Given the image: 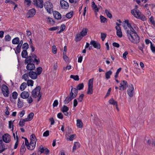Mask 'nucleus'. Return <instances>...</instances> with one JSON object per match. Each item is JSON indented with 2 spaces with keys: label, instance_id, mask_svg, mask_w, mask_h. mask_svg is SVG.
I'll return each mask as SVG.
<instances>
[{
  "label": "nucleus",
  "instance_id": "nucleus-35",
  "mask_svg": "<svg viewBox=\"0 0 155 155\" xmlns=\"http://www.w3.org/2000/svg\"><path fill=\"white\" fill-rule=\"evenodd\" d=\"M21 48V46H20V45H17L16 48V50H15V53L16 54L20 53Z\"/></svg>",
  "mask_w": 155,
  "mask_h": 155
},
{
  "label": "nucleus",
  "instance_id": "nucleus-32",
  "mask_svg": "<svg viewBox=\"0 0 155 155\" xmlns=\"http://www.w3.org/2000/svg\"><path fill=\"white\" fill-rule=\"evenodd\" d=\"M93 87H88L87 94H91L93 93Z\"/></svg>",
  "mask_w": 155,
  "mask_h": 155
},
{
  "label": "nucleus",
  "instance_id": "nucleus-61",
  "mask_svg": "<svg viewBox=\"0 0 155 155\" xmlns=\"http://www.w3.org/2000/svg\"><path fill=\"white\" fill-rule=\"evenodd\" d=\"M144 44L143 43H142V46H139L138 47V48L142 51L143 53V49L144 48Z\"/></svg>",
  "mask_w": 155,
  "mask_h": 155
},
{
  "label": "nucleus",
  "instance_id": "nucleus-42",
  "mask_svg": "<svg viewBox=\"0 0 155 155\" xmlns=\"http://www.w3.org/2000/svg\"><path fill=\"white\" fill-rule=\"evenodd\" d=\"M101 21L102 23H105L107 21V19L104 16L101 15L100 16Z\"/></svg>",
  "mask_w": 155,
  "mask_h": 155
},
{
  "label": "nucleus",
  "instance_id": "nucleus-24",
  "mask_svg": "<svg viewBox=\"0 0 155 155\" xmlns=\"http://www.w3.org/2000/svg\"><path fill=\"white\" fill-rule=\"evenodd\" d=\"M32 57L31 56H29L26 57L25 58L26 59L25 61V64H27L29 63H31L32 62Z\"/></svg>",
  "mask_w": 155,
  "mask_h": 155
},
{
  "label": "nucleus",
  "instance_id": "nucleus-23",
  "mask_svg": "<svg viewBox=\"0 0 155 155\" xmlns=\"http://www.w3.org/2000/svg\"><path fill=\"white\" fill-rule=\"evenodd\" d=\"M77 125L79 128H81L83 127V123L81 120L78 119L77 120Z\"/></svg>",
  "mask_w": 155,
  "mask_h": 155
},
{
  "label": "nucleus",
  "instance_id": "nucleus-51",
  "mask_svg": "<svg viewBox=\"0 0 155 155\" xmlns=\"http://www.w3.org/2000/svg\"><path fill=\"white\" fill-rule=\"evenodd\" d=\"M11 39V37L9 35H7L5 36V41H10Z\"/></svg>",
  "mask_w": 155,
  "mask_h": 155
},
{
  "label": "nucleus",
  "instance_id": "nucleus-17",
  "mask_svg": "<svg viewBox=\"0 0 155 155\" xmlns=\"http://www.w3.org/2000/svg\"><path fill=\"white\" fill-rule=\"evenodd\" d=\"M53 15L54 18L57 19H60L61 16V14L58 12L55 11L53 12Z\"/></svg>",
  "mask_w": 155,
  "mask_h": 155
},
{
  "label": "nucleus",
  "instance_id": "nucleus-52",
  "mask_svg": "<svg viewBox=\"0 0 155 155\" xmlns=\"http://www.w3.org/2000/svg\"><path fill=\"white\" fill-rule=\"evenodd\" d=\"M34 114L33 113H31L28 115L27 117L29 119V120H31L33 118Z\"/></svg>",
  "mask_w": 155,
  "mask_h": 155
},
{
  "label": "nucleus",
  "instance_id": "nucleus-15",
  "mask_svg": "<svg viewBox=\"0 0 155 155\" xmlns=\"http://www.w3.org/2000/svg\"><path fill=\"white\" fill-rule=\"evenodd\" d=\"M21 97L23 99H26L28 97L29 93L28 92L24 91L22 92L20 95Z\"/></svg>",
  "mask_w": 155,
  "mask_h": 155
},
{
  "label": "nucleus",
  "instance_id": "nucleus-30",
  "mask_svg": "<svg viewBox=\"0 0 155 155\" xmlns=\"http://www.w3.org/2000/svg\"><path fill=\"white\" fill-rule=\"evenodd\" d=\"M128 31L129 33L132 34H134L135 33H137L136 32V31L135 30H134V28H133V27H132V28H130V30H127V34L128 33Z\"/></svg>",
  "mask_w": 155,
  "mask_h": 155
},
{
  "label": "nucleus",
  "instance_id": "nucleus-57",
  "mask_svg": "<svg viewBox=\"0 0 155 155\" xmlns=\"http://www.w3.org/2000/svg\"><path fill=\"white\" fill-rule=\"evenodd\" d=\"M84 94H81L79 97L78 98V101L79 102H82L83 98L84 97Z\"/></svg>",
  "mask_w": 155,
  "mask_h": 155
},
{
  "label": "nucleus",
  "instance_id": "nucleus-59",
  "mask_svg": "<svg viewBox=\"0 0 155 155\" xmlns=\"http://www.w3.org/2000/svg\"><path fill=\"white\" fill-rule=\"evenodd\" d=\"M9 93V90L2 93L4 96L5 97H8V96Z\"/></svg>",
  "mask_w": 155,
  "mask_h": 155
},
{
  "label": "nucleus",
  "instance_id": "nucleus-50",
  "mask_svg": "<svg viewBox=\"0 0 155 155\" xmlns=\"http://www.w3.org/2000/svg\"><path fill=\"white\" fill-rule=\"evenodd\" d=\"M12 95L13 98L14 99H15L17 98L18 94L17 92L14 91L12 93Z\"/></svg>",
  "mask_w": 155,
  "mask_h": 155
},
{
  "label": "nucleus",
  "instance_id": "nucleus-49",
  "mask_svg": "<svg viewBox=\"0 0 155 155\" xmlns=\"http://www.w3.org/2000/svg\"><path fill=\"white\" fill-rule=\"evenodd\" d=\"M105 13L107 15V16L109 18H111L112 17L111 14L106 9L105 10Z\"/></svg>",
  "mask_w": 155,
  "mask_h": 155
},
{
  "label": "nucleus",
  "instance_id": "nucleus-11",
  "mask_svg": "<svg viewBox=\"0 0 155 155\" xmlns=\"http://www.w3.org/2000/svg\"><path fill=\"white\" fill-rule=\"evenodd\" d=\"M27 64V65L26 67V68L28 70L32 71L35 69V64L33 63H29Z\"/></svg>",
  "mask_w": 155,
  "mask_h": 155
},
{
  "label": "nucleus",
  "instance_id": "nucleus-53",
  "mask_svg": "<svg viewBox=\"0 0 155 155\" xmlns=\"http://www.w3.org/2000/svg\"><path fill=\"white\" fill-rule=\"evenodd\" d=\"M45 149V148H44L42 145H40L38 148V150L40 152V154L44 152Z\"/></svg>",
  "mask_w": 155,
  "mask_h": 155
},
{
  "label": "nucleus",
  "instance_id": "nucleus-31",
  "mask_svg": "<svg viewBox=\"0 0 155 155\" xmlns=\"http://www.w3.org/2000/svg\"><path fill=\"white\" fill-rule=\"evenodd\" d=\"M23 101H21L20 100V98H18L17 103L18 107L19 108H21L23 106Z\"/></svg>",
  "mask_w": 155,
  "mask_h": 155
},
{
  "label": "nucleus",
  "instance_id": "nucleus-37",
  "mask_svg": "<svg viewBox=\"0 0 155 155\" xmlns=\"http://www.w3.org/2000/svg\"><path fill=\"white\" fill-rule=\"evenodd\" d=\"M69 110V108L68 107L65 105L63 106L62 108L61 109V111L64 113L66 111H68Z\"/></svg>",
  "mask_w": 155,
  "mask_h": 155
},
{
  "label": "nucleus",
  "instance_id": "nucleus-4",
  "mask_svg": "<svg viewBox=\"0 0 155 155\" xmlns=\"http://www.w3.org/2000/svg\"><path fill=\"white\" fill-rule=\"evenodd\" d=\"M44 7L47 12L49 13H51L53 10V5L52 3L49 1L45 2L44 4Z\"/></svg>",
  "mask_w": 155,
  "mask_h": 155
},
{
  "label": "nucleus",
  "instance_id": "nucleus-18",
  "mask_svg": "<svg viewBox=\"0 0 155 155\" xmlns=\"http://www.w3.org/2000/svg\"><path fill=\"white\" fill-rule=\"evenodd\" d=\"M83 37L82 36L80 33L77 34L75 36V41L76 42L79 41L81 40Z\"/></svg>",
  "mask_w": 155,
  "mask_h": 155
},
{
  "label": "nucleus",
  "instance_id": "nucleus-8",
  "mask_svg": "<svg viewBox=\"0 0 155 155\" xmlns=\"http://www.w3.org/2000/svg\"><path fill=\"white\" fill-rule=\"evenodd\" d=\"M60 4L62 8L66 9L69 7L68 3L64 0H61L60 2Z\"/></svg>",
  "mask_w": 155,
  "mask_h": 155
},
{
  "label": "nucleus",
  "instance_id": "nucleus-3",
  "mask_svg": "<svg viewBox=\"0 0 155 155\" xmlns=\"http://www.w3.org/2000/svg\"><path fill=\"white\" fill-rule=\"evenodd\" d=\"M127 36L129 40L133 43L137 44L140 42V38L137 33L131 35L128 32Z\"/></svg>",
  "mask_w": 155,
  "mask_h": 155
},
{
  "label": "nucleus",
  "instance_id": "nucleus-10",
  "mask_svg": "<svg viewBox=\"0 0 155 155\" xmlns=\"http://www.w3.org/2000/svg\"><path fill=\"white\" fill-rule=\"evenodd\" d=\"M90 44L92 45L95 48L97 49H100L101 48V45L100 43L96 41L91 40Z\"/></svg>",
  "mask_w": 155,
  "mask_h": 155
},
{
  "label": "nucleus",
  "instance_id": "nucleus-47",
  "mask_svg": "<svg viewBox=\"0 0 155 155\" xmlns=\"http://www.w3.org/2000/svg\"><path fill=\"white\" fill-rule=\"evenodd\" d=\"M29 74L28 73H25L22 76V78L25 81H26L28 78Z\"/></svg>",
  "mask_w": 155,
  "mask_h": 155
},
{
  "label": "nucleus",
  "instance_id": "nucleus-33",
  "mask_svg": "<svg viewBox=\"0 0 155 155\" xmlns=\"http://www.w3.org/2000/svg\"><path fill=\"white\" fill-rule=\"evenodd\" d=\"M73 99L70 97H66L64 101V103L65 104H68Z\"/></svg>",
  "mask_w": 155,
  "mask_h": 155
},
{
  "label": "nucleus",
  "instance_id": "nucleus-6",
  "mask_svg": "<svg viewBox=\"0 0 155 155\" xmlns=\"http://www.w3.org/2000/svg\"><path fill=\"white\" fill-rule=\"evenodd\" d=\"M72 88L70 94V97L73 99L75 98L78 95V91L75 88H73L72 86H71Z\"/></svg>",
  "mask_w": 155,
  "mask_h": 155
},
{
  "label": "nucleus",
  "instance_id": "nucleus-64",
  "mask_svg": "<svg viewBox=\"0 0 155 155\" xmlns=\"http://www.w3.org/2000/svg\"><path fill=\"white\" fill-rule=\"evenodd\" d=\"M49 131L48 130H47L46 131L43 133V136L44 137H47L49 134Z\"/></svg>",
  "mask_w": 155,
  "mask_h": 155
},
{
  "label": "nucleus",
  "instance_id": "nucleus-21",
  "mask_svg": "<svg viewBox=\"0 0 155 155\" xmlns=\"http://www.w3.org/2000/svg\"><path fill=\"white\" fill-rule=\"evenodd\" d=\"M25 150L26 148L23 143L20 148V154L21 155H23L25 153Z\"/></svg>",
  "mask_w": 155,
  "mask_h": 155
},
{
  "label": "nucleus",
  "instance_id": "nucleus-45",
  "mask_svg": "<svg viewBox=\"0 0 155 155\" xmlns=\"http://www.w3.org/2000/svg\"><path fill=\"white\" fill-rule=\"evenodd\" d=\"M42 71V68L41 67H38L37 68V75H39L41 74Z\"/></svg>",
  "mask_w": 155,
  "mask_h": 155
},
{
  "label": "nucleus",
  "instance_id": "nucleus-34",
  "mask_svg": "<svg viewBox=\"0 0 155 155\" xmlns=\"http://www.w3.org/2000/svg\"><path fill=\"white\" fill-rule=\"evenodd\" d=\"M27 86V84L25 82H23L22 83L20 87V90L21 91H24L25 89L26 88Z\"/></svg>",
  "mask_w": 155,
  "mask_h": 155
},
{
  "label": "nucleus",
  "instance_id": "nucleus-60",
  "mask_svg": "<svg viewBox=\"0 0 155 155\" xmlns=\"http://www.w3.org/2000/svg\"><path fill=\"white\" fill-rule=\"evenodd\" d=\"M52 51L53 52L54 54H56L57 53V48L55 45H53L52 46Z\"/></svg>",
  "mask_w": 155,
  "mask_h": 155
},
{
  "label": "nucleus",
  "instance_id": "nucleus-14",
  "mask_svg": "<svg viewBox=\"0 0 155 155\" xmlns=\"http://www.w3.org/2000/svg\"><path fill=\"white\" fill-rule=\"evenodd\" d=\"M37 2L35 1L34 3V5L40 8H42L43 7V2L42 0H37Z\"/></svg>",
  "mask_w": 155,
  "mask_h": 155
},
{
  "label": "nucleus",
  "instance_id": "nucleus-43",
  "mask_svg": "<svg viewBox=\"0 0 155 155\" xmlns=\"http://www.w3.org/2000/svg\"><path fill=\"white\" fill-rule=\"evenodd\" d=\"M70 78H71L73 79L74 80L78 81L79 80V76L78 75H71L70 76Z\"/></svg>",
  "mask_w": 155,
  "mask_h": 155
},
{
  "label": "nucleus",
  "instance_id": "nucleus-36",
  "mask_svg": "<svg viewBox=\"0 0 155 155\" xmlns=\"http://www.w3.org/2000/svg\"><path fill=\"white\" fill-rule=\"evenodd\" d=\"M84 87V85L83 83H82L81 84H78L77 86V90H80L82 89H83Z\"/></svg>",
  "mask_w": 155,
  "mask_h": 155
},
{
  "label": "nucleus",
  "instance_id": "nucleus-54",
  "mask_svg": "<svg viewBox=\"0 0 155 155\" xmlns=\"http://www.w3.org/2000/svg\"><path fill=\"white\" fill-rule=\"evenodd\" d=\"M22 118L20 120V121L19 123V125L21 127H22L25 125V123L24 121L22 120Z\"/></svg>",
  "mask_w": 155,
  "mask_h": 155
},
{
  "label": "nucleus",
  "instance_id": "nucleus-39",
  "mask_svg": "<svg viewBox=\"0 0 155 155\" xmlns=\"http://www.w3.org/2000/svg\"><path fill=\"white\" fill-rule=\"evenodd\" d=\"M16 133L17 134L16 136V141L15 142V146H14V149H16L17 148L18 145V137L17 135V131L16 132Z\"/></svg>",
  "mask_w": 155,
  "mask_h": 155
},
{
  "label": "nucleus",
  "instance_id": "nucleus-1",
  "mask_svg": "<svg viewBox=\"0 0 155 155\" xmlns=\"http://www.w3.org/2000/svg\"><path fill=\"white\" fill-rule=\"evenodd\" d=\"M131 13L136 18L141 19L143 21H145L146 18L145 16L138 10H132L131 11Z\"/></svg>",
  "mask_w": 155,
  "mask_h": 155
},
{
  "label": "nucleus",
  "instance_id": "nucleus-58",
  "mask_svg": "<svg viewBox=\"0 0 155 155\" xmlns=\"http://www.w3.org/2000/svg\"><path fill=\"white\" fill-rule=\"evenodd\" d=\"M59 28V27L58 26L54 27H51L48 29L50 31H53L56 30Z\"/></svg>",
  "mask_w": 155,
  "mask_h": 155
},
{
  "label": "nucleus",
  "instance_id": "nucleus-28",
  "mask_svg": "<svg viewBox=\"0 0 155 155\" xmlns=\"http://www.w3.org/2000/svg\"><path fill=\"white\" fill-rule=\"evenodd\" d=\"M108 102L110 104L115 105L116 106H117V102L116 101H115L113 98L110 99L109 100Z\"/></svg>",
  "mask_w": 155,
  "mask_h": 155
},
{
  "label": "nucleus",
  "instance_id": "nucleus-22",
  "mask_svg": "<svg viewBox=\"0 0 155 155\" xmlns=\"http://www.w3.org/2000/svg\"><path fill=\"white\" fill-rule=\"evenodd\" d=\"M12 43L14 45H17L19 42V38L17 37L13 38L12 41Z\"/></svg>",
  "mask_w": 155,
  "mask_h": 155
},
{
  "label": "nucleus",
  "instance_id": "nucleus-26",
  "mask_svg": "<svg viewBox=\"0 0 155 155\" xmlns=\"http://www.w3.org/2000/svg\"><path fill=\"white\" fill-rule=\"evenodd\" d=\"M123 82V87H122V90H125L128 87L127 82L124 80L122 81Z\"/></svg>",
  "mask_w": 155,
  "mask_h": 155
},
{
  "label": "nucleus",
  "instance_id": "nucleus-55",
  "mask_svg": "<svg viewBox=\"0 0 155 155\" xmlns=\"http://www.w3.org/2000/svg\"><path fill=\"white\" fill-rule=\"evenodd\" d=\"M106 37V34L105 33H101V38L103 41H104Z\"/></svg>",
  "mask_w": 155,
  "mask_h": 155
},
{
  "label": "nucleus",
  "instance_id": "nucleus-13",
  "mask_svg": "<svg viewBox=\"0 0 155 155\" xmlns=\"http://www.w3.org/2000/svg\"><path fill=\"white\" fill-rule=\"evenodd\" d=\"M29 76L30 78L33 80L37 78V73L33 71H30L29 73Z\"/></svg>",
  "mask_w": 155,
  "mask_h": 155
},
{
  "label": "nucleus",
  "instance_id": "nucleus-27",
  "mask_svg": "<svg viewBox=\"0 0 155 155\" xmlns=\"http://www.w3.org/2000/svg\"><path fill=\"white\" fill-rule=\"evenodd\" d=\"M112 72L110 70L107 72L105 74L106 78L107 79H109L110 78V76L112 74Z\"/></svg>",
  "mask_w": 155,
  "mask_h": 155
},
{
  "label": "nucleus",
  "instance_id": "nucleus-56",
  "mask_svg": "<svg viewBox=\"0 0 155 155\" xmlns=\"http://www.w3.org/2000/svg\"><path fill=\"white\" fill-rule=\"evenodd\" d=\"M121 70V68H120L117 70V71L115 73V74L114 76L115 78H116L117 77H118V74L120 71Z\"/></svg>",
  "mask_w": 155,
  "mask_h": 155
},
{
  "label": "nucleus",
  "instance_id": "nucleus-2",
  "mask_svg": "<svg viewBox=\"0 0 155 155\" xmlns=\"http://www.w3.org/2000/svg\"><path fill=\"white\" fill-rule=\"evenodd\" d=\"M41 89V87L40 86L36 87L31 92V96L33 97L36 98L38 97V98L37 100V101L38 102L41 98V95L40 94V90Z\"/></svg>",
  "mask_w": 155,
  "mask_h": 155
},
{
  "label": "nucleus",
  "instance_id": "nucleus-5",
  "mask_svg": "<svg viewBox=\"0 0 155 155\" xmlns=\"http://www.w3.org/2000/svg\"><path fill=\"white\" fill-rule=\"evenodd\" d=\"M30 143L31 145V149H34L35 147L37 140L34 134H31L30 136Z\"/></svg>",
  "mask_w": 155,
  "mask_h": 155
},
{
  "label": "nucleus",
  "instance_id": "nucleus-41",
  "mask_svg": "<svg viewBox=\"0 0 155 155\" xmlns=\"http://www.w3.org/2000/svg\"><path fill=\"white\" fill-rule=\"evenodd\" d=\"M93 78L89 80L88 82V87H93Z\"/></svg>",
  "mask_w": 155,
  "mask_h": 155
},
{
  "label": "nucleus",
  "instance_id": "nucleus-9",
  "mask_svg": "<svg viewBox=\"0 0 155 155\" xmlns=\"http://www.w3.org/2000/svg\"><path fill=\"white\" fill-rule=\"evenodd\" d=\"M36 12V11L34 8H32L30 10L27 14L28 18H31L33 17L35 15Z\"/></svg>",
  "mask_w": 155,
  "mask_h": 155
},
{
  "label": "nucleus",
  "instance_id": "nucleus-40",
  "mask_svg": "<svg viewBox=\"0 0 155 155\" xmlns=\"http://www.w3.org/2000/svg\"><path fill=\"white\" fill-rule=\"evenodd\" d=\"M73 15V12H70L66 15V17L68 18H71Z\"/></svg>",
  "mask_w": 155,
  "mask_h": 155
},
{
  "label": "nucleus",
  "instance_id": "nucleus-16",
  "mask_svg": "<svg viewBox=\"0 0 155 155\" xmlns=\"http://www.w3.org/2000/svg\"><path fill=\"white\" fill-rule=\"evenodd\" d=\"M115 28L117 30V35L119 38H121L122 36V33L120 27H118L116 26Z\"/></svg>",
  "mask_w": 155,
  "mask_h": 155
},
{
  "label": "nucleus",
  "instance_id": "nucleus-29",
  "mask_svg": "<svg viewBox=\"0 0 155 155\" xmlns=\"http://www.w3.org/2000/svg\"><path fill=\"white\" fill-rule=\"evenodd\" d=\"M21 56L22 58H25L28 56V52L26 50H23L21 53Z\"/></svg>",
  "mask_w": 155,
  "mask_h": 155
},
{
  "label": "nucleus",
  "instance_id": "nucleus-25",
  "mask_svg": "<svg viewBox=\"0 0 155 155\" xmlns=\"http://www.w3.org/2000/svg\"><path fill=\"white\" fill-rule=\"evenodd\" d=\"M92 7L93 8V9L94 10L95 12H99V8H97V5L95 4L94 2H92Z\"/></svg>",
  "mask_w": 155,
  "mask_h": 155
},
{
  "label": "nucleus",
  "instance_id": "nucleus-12",
  "mask_svg": "<svg viewBox=\"0 0 155 155\" xmlns=\"http://www.w3.org/2000/svg\"><path fill=\"white\" fill-rule=\"evenodd\" d=\"M3 141L6 143H8L10 141V135L8 134H5L2 137Z\"/></svg>",
  "mask_w": 155,
  "mask_h": 155
},
{
  "label": "nucleus",
  "instance_id": "nucleus-62",
  "mask_svg": "<svg viewBox=\"0 0 155 155\" xmlns=\"http://www.w3.org/2000/svg\"><path fill=\"white\" fill-rule=\"evenodd\" d=\"M150 48L153 52H155V47L153 46L152 43H151Z\"/></svg>",
  "mask_w": 155,
  "mask_h": 155
},
{
  "label": "nucleus",
  "instance_id": "nucleus-19",
  "mask_svg": "<svg viewBox=\"0 0 155 155\" xmlns=\"http://www.w3.org/2000/svg\"><path fill=\"white\" fill-rule=\"evenodd\" d=\"M25 144L26 146L28 149L30 150H32L33 149H31V143H29L28 141L27 138H25Z\"/></svg>",
  "mask_w": 155,
  "mask_h": 155
},
{
  "label": "nucleus",
  "instance_id": "nucleus-20",
  "mask_svg": "<svg viewBox=\"0 0 155 155\" xmlns=\"http://www.w3.org/2000/svg\"><path fill=\"white\" fill-rule=\"evenodd\" d=\"M88 29L87 28H84L80 32V34L83 37L86 35L87 34Z\"/></svg>",
  "mask_w": 155,
  "mask_h": 155
},
{
  "label": "nucleus",
  "instance_id": "nucleus-7",
  "mask_svg": "<svg viewBox=\"0 0 155 155\" xmlns=\"http://www.w3.org/2000/svg\"><path fill=\"white\" fill-rule=\"evenodd\" d=\"M134 90L133 86L132 84H130L129 85V88L127 91L128 94L130 97H132L133 96Z\"/></svg>",
  "mask_w": 155,
  "mask_h": 155
},
{
  "label": "nucleus",
  "instance_id": "nucleus-63",
  "mask_svg": "<svg viewBox=\"0 0 155 155\" xmlns=\"http://www.w3.org/2000/svg\"><path fill=\"white\" fill-rule=\"evenodd\" d=\"M57 117L60 119H62L63 118V115L61 113H59L57 114Z\"/></svg>",
  "mask_w": 155,
  "mask_h": 155
},
{
  "label": "nucleus",
  "instance_id": "nucleus-38",
  "mask_svg": "<svg viewBox=\"0 0 155 155\" xmlns=\"http://www.w3.org/2000/svg\"><path fill=\"white\" fill-rule=\"evenodd\" d=\"M9 89L8 87L5 84H3L2 86V93L5 91H6L7 90H8Z\"/></svg>",
  "mask_w": 155,
  "mask_h": 155
},
{
  "label": "nucleus",
  "instance_id": "nucleus-48",
  "mask_svg": "<svg viewBox=\"0 0 155 155\" xmlns=\"http://www.w3.org/2000/svg\"><path fill=\"white\" fill-rule=\"evenodd\" d=\"M34 81L31 80H28L27 82V84L28 86H32L33 85Z\"/></svg>",
  "mask_w": 155,
  "mask_h": 155
},
{
  "label": "nucleus",
  "instance_id": "nucleus-46",
  "mask_svg": "<svg viewBox=\"0 0 155 155\" xmlns=\"http://www.w3.org/2000/svg\"><path fill=\"white\" fill-rule=\"evenodd\" d=\"M46 18L47 19L48 21L49 22L50 24L53 25L55 23V21H54L52 18L49 17Z\"/></svg>",
  "mask_w": 155,
  "mask_h": 155
},
{
  "label": "nucleus",
  "instance_id": "nucleus-44",
  "mask_svg": "<svg viewBox=\"0 0 155 155\" xmlns=\"http://www.w3.org/2000/svg\"><path fill=\"white\" fill-rule=\"evenodd\" d=\"M29 45L27 43H25L22 45V48L23 50H27L28 48Z\"/></svg>",
  "mask_w": 155,
  "mask_h": 155
}]
</instances>
